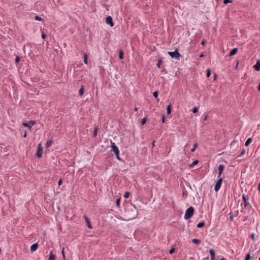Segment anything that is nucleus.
Returning <instances> with one entry per match:
<instances>
[{
    "mask_svg": "<svg viewBox=\"0 0 260 260\" xmlns=\"http://www.w3.org/2000/svg\"><path fill=\"white\" fill-rule=\"evenodd\" d=\"M222 182V178L221 177L218 178V179L217 181V182H216V184L214 186V190L216 192H217L219 190V189L221 187V185Z\"/></svg>",
    "mask_w": 260,
    "mask_h": 260,
    "instance_id": "3",
    "label": "nucleus"
},
{
    "mask_svg": "<svg viewBox=\"0 0 260 260\" xmlns=\"http://www.w3.org/2000/svg\"><path fill=\"white\" fill-rule=\"evenodd\" d=\"M205 225V223L204 222H200L197 224V227L198 228H201L203 227Z\"/></svg>",
    "mask_w": 260,
    "mask_h": 260,
    "instance_id": "22",
    "label": "nucleus"
},
{
    "mask_svg": "<svg viewBox=\"0 0 260 260\" xmlns=\"http://www.w3.org/2000/svg\"><path fill=\"white\" fill-rule=\"evenodd\" d=\"M146 118H143V119L141 121L142 124L144 125L146 123Z\"/></svg>",
    "mask_w": 260,
    "mask_h": 260,
    "instance_id": "35",
    "label": "nucleus"
},
{
    "mask_svg": "<svg viewBox=\"0 0 260 260\" xmlns=\"http://www.w3.org/2000/svg\"><path fill=\"white\" fill-rule=\"evenodd\" d=\"M123 51L122 50H120L119 51V58L120 59H122L123 58Z\"/></svg>",
    "mask_w": 260,
    "mask_h": 260,
    "instance_id": "23",
    "label": "nucleus"
},
{
    "mask_svg": "<svg viewBox=\"0 0 260 260\" xmlns=\"http://www.w3.org/2000/svg\"><path fill=\"white\" fill-rule=\"evenodd\" d=\"M55 258V255L53 253V252L52 251H50L48 260H54Z\"/></svg>",
    "mask_w": 260,
    "mask_h": 260,
    "instance_id": "15",
    "label": "nucleus"
},
{
    "mask_svg": "<svg viewBox=\"0 0 260 260\" xmlns=\"http://www.w3.org/2000/svg\"><path fill=\"white\" fill-rule=\"evenodd\" d=\"M171 112V105H169L167 108V113L168 114H170Z\"/></svg>",
    "mask_w": 260,
    "mask_h": 260,
    "instance_id": "20",
    "label": "nucleus"
},
{
    "mask_svg": "<svg viewBox=\"0 0 260 260\" xmlns=\"http://www.w3.org/2000/svg\"><path fill=\"white\" fill-rule=\"evenodd\" d=\"M120 199L119 198L117 199L116 200V204L117 206H119V205H120Z\"/></svg>",
    "mask_w": 260,
    "mask_h": 260,
    "instance_id": "31",
    "label": "nucleus"
},
{
    "mask_svg": "<svg viewBox=\"0 0 260 260\" xmlns=\"http://www.w3.org/2000/svg\"><path fill=\"white\" fill-rule=\"evenodd\" d=\"M232 1H230V0H224L223 1V4L226 5V4H228V3H232Z\"/></svg>",
    "mask_w": 260,
    "mask_h": 260,
    "instance_id": "30",
    "label": "nucleus"
},
{
    "mask_svg": "<svg viewBox=\"0 0 260 260\" xmlns=\"http://www.w3.org/2000/svg\"><path fill=\"white\" fill-rule=\"evenodd\" d=\"M162 122H164V121H165V116L164 115L162 117Z\"/></svg>",
    "mask_w": 260,
    "mask_h": 260,
    "instance_id": "47",
    "label": "nucleus"
},
{
    "mask_svg": "<svg viewBox=\"0 0 260 260\" xmlns=\"http://www.w3.org/2000/svg\"><path fill=\"white\" fill-rule=\"evenodd\" d=\"M251 238L252 240H254L255 239V236H254V235L253 234H252L251 235Z\"/></svg>",
    "mask_w": 260,
    "mask_h": 260,
    "instance_id": "41",
    "label": "nucleus"
},
{
    "mask_svg": "<svg viewBox=\"0 0 260 260\" xmlns=\"http://www.w3.org/2000/svg\"><path fill=\"white\" fill-rule=\"evenodd\" d=\"M84 90V87L83 86H82L79 91V94L80 95L82 96L83 94Z\"/></svg>",
    "mask_w": 260,
    "mask_h": 260,
    "instance_id": "18",
    "label": "nucleus"
},
{
    "mask_svg": "<svg viewBox=\"0 0 260 260\" xmlns=\"http://www.w3.org/2000/svg\"><path fill=\"white\" fill-rule=\"evenodd\" d=\"M116 155V157H117V159L120 160V158L119 157V153H118V155Z\"/></svg>",
    "mask_w": 260,
    "mask_h": 260,
    "instance_id": "43",
    "label": "nucleus"
},
{
    "mask_svg": "<svg viewBox=\"0 0 260 260\" xmlns=\"http://www.w3.org/2000/svg\"><path fill=\"white\" fill-rule=\"evenodd\" d=\"M259 260H260V257L259 258Z\"/></svg>",
    "mask_w": 260,
    "mask_h": 260,
    "instance_id": "51",
    "label": "nucleus"
},
{
    "mask_svg": "<svg viewBox=\"0 0 260 260\" xmlns=\"http://www.w3.org/2000/svg\"><path fill=\"white\" fill-rule=\"evenodd\" d=\"M207 115H205L204 120H206L207 119Z\"/></svg>",
    "mask_w": 260,
    "mask_h": 260,
    "instance_id": "45",
    "label": "nucleus"
},
{
    "mask_svg": "<svg viewBox=\"0 0 260 260\" xmlns=\"http://www.w3.org/2000/svg\"><path fill=\"white\" fill-rule=\"evenodd\" d=\"M258 190L260 191V183H259L258 185Z\"/></svg>",
    "mask_w": 260,
    "mask_h": 260,
    "instance_id": "48",
    "label": "nucleus"
},
{
    "mask_svg": "<svg viewBox=\"0 0 260 260\" xmlns=\"http://www.w3.org/2000/svg\"><path fill=\"white\" fill-rule=\"evenodd\" d=\"M251 141H252V138H248L245 142V146H246V147L248 146L251 143Z\"/></svg>",
    "mask_w": 260,
    "mask_h": 260,
    "instance_id": "17",
    "label": "nucleus"
},
{
    "mask_svg": "<svg viewBox=\"0 0 260 260\" xmlns=\"http://www.w3.org/2000/svg\"><path fill=\"white\" fill-rule=\"evenodd\" d=\"M26 137V132L25 131L23 136L24 138H25Z\"/></svg>",
    "mask_w": 260,
    "mask_h": 260,
    "instance_id": "46",
    "label": "nucleus"
},
{
    "mask_svg": "<svg viewBox=\"0 0 260 260\" xmlns=\"http://www.w3.org/2000/svg\"><path fill=\"white\" fill-rule=\"evenodd\" d=\"M197 146H198V145L197 143H195L194 144L193 147L190 150L191 152H193L195 151L196 148H197Z\"/></svg>",
    "mask_w": 260,
    "mask_h": 260,
    "instance_id": "25",
    "label": "nucleus"
},
{
    "mask_svg": "<svg viewBox=\"0 0 260 260\" xmlns=\"http://www.w3.org/2000/svg\"><path fill=\"white\" fill-rule=\"evenodd\" d=\"M192 242L193 243L195 244H199L200 243V240H199V239H192Z\"/></svg>",
    "mask_w": 260,
    "mask_h": 260,
    "instance_id": "19",
    "label": "nucleus"
},
{
    "mask_svg": "<svg viewBox=\"0 0 260 260\" xmlns=\"http://www.w3.org/2000/svg\"><path fill=\"white\" fill-rule=\"evenodd\" d=\"M38 247V243H34L33 244L31 247H30V250L33 252L37 250V249Z\"/></svg>",
    "mask_w": 260,
    "mask_h": 260,
    "instance_id": "12",
    "label": "nucleus"
},
{
    "mask_svg": "<svg viewBox=\"0 0 260 260\" xmlns=\"http://www.w3.org/2000/svg\"><path fill=\"white\" fill-rule=\"evenodd\" d=\"M198 163V160L194 161L192 162V164H191V167H193L194 166L196 165Z\"/></svg>",
    "mask_w": 260,
    "mask_h": 260,
    "instance_id": "33",
    "label": "nucleus"
},
{
    "mask_svg": "<svg viewBox=\"0 0 260 260\" xmlns=\"http://www.w3.org/2000/svg\"><path fill=\"white\" fill-rule=\"evenodd\" d=\"M112 151H113L116 155H118L119 151L118 148L115 145L114 143H112Z\"/></svg>",
    "mask_w": 260,
    "mask_h": 260,
    "instance_id": "6",
    "label": "nucleus"
},
{
    "mask_svg": "<svg viewBox=\"0 0 260 260\" xmlns=\"http://www.w3.org/2000/svg\"><path fill=\"white\" fill-rule=\"evenodd\" d=\"M35 20H37V21H41L42 20V18H41V17L39 16H36Z\"/></svg>",
    "mask_w": 260,
    "mask_h": 260,
    "instance_id": "29",
    "label": "nucleus"
},
{
    "mask_svg": "<svg viewBox=\"0 0 260 260\" xmlns=\"http://www.w3.org/2000/svg\"><path fill=\"white\" fill-rule=\"evenodd\" d=\"M52 143L53 141L52 140L47 141L45 145L46 147L47 148H49L52 145Z\"/></svg>",
    "mask_w": 260,
    "mask_h": 260,
    "instance_id": "16",
    "label": "nucleus"
},
{
    "mask_svg": "<svg viewBox=\"0 0 260 260\" xmlns=\"http://www.w3.org/2000/svg\"><path fill=\"white\" fill-rule=\"evenodd\" d=\"M83 217L85 219L86 222V223H87V227L90 229H91L92 228V225L89 221V220L88 219V218L86 216V215H84L83 216Z\"/></svg>",
    "mask_w": 260,
    "mask_h": 260,
    "instance_id": "10",
    "label": "nucleus"
},
{
    "mask_svg": "<svg viewBox=\"0 0 260 260\" xmlns=\"http://www.w3.org/2000/svg\"><path fill=\"white\" fill-rule=\"evenodd\" d=\"M223 170H224V166L222 165H220L218 168V178L221 177V175L222 174V173L223 171Z\"/></svg>",
    "mask_w": 260,
    "mask_h": 260,
    "instance_id": "9",
    "label": "nucleus"
},
{
    "mask_svg": "<svg viewBox=\"0 0 260 260\" xmlns=\"http://www.w3.org/2000/svg\"><path fill=\"white\" fill-rule=\"evenodd\" d=\"M153 96L155 98H157L158 97V92L155 91L153 92Z\"/></svg>",
    "mask_w": 260,
    "mask_h": 260,
    "instance_id": "32",
    "label": "nucleus"
},
{
    "mask_svg": "<svg viewBox=\"0 0 260 260\" xmlns=\"http://www.w3.org/2000/svg\"><path fill=\"white\" fill-rule=\"evenodd\" d=\"M97 132H98V128H95V129H94V134H93L94 137H95L96 136Z\"/></svg>",
    "mask_w": 260,
    "mask_h": 260,
    "instance_id": "37",
    "label": "nucleus"
},
{
    "mask_svg": "<svg viewBox=\"0 0 260 260\" xmlns=\"http://www.w3.org/2000/svg\"><path fill=\"white\" fill-rule=\"evenodd\" d=\"M198 109L197 107H194L192 109V112L196 113L198 112Z\"/></svg>",
    "mask_w": 260,
    "mask_h": 260,
    "instance_id": "34",
    "label": "nucleus"
},
{
    "mask_svg": "<svg viewBox=\"0 0 260 260\" xmlns=\"http://www.w3.org/2000/svg\"><path fill=\"white\" fill-rule=\"evenodd\" d=\"M254 69L258 71L260 70V60H257L256 64L254 66Z\"/></svg>",
    "mask_w": 260,
    "mask_h": 260,
    "instance_id": "11",
    "label": "nucleus"
},
{
    "mask_svg": "<svg viewBox=\"0 0 260 260\" xmlns=\"http://www.w3.org/2000/svg\"><path fill=\"white\" fill-rule=\"evenodd\" d=\"M63 250H64V248L62 250V254L63 257L64 259L65 258V255H64V254Z\"/></svg>",
    "mask_w": 260,
    "mask_h": 260,
    "instance_id": "42",
    "label": "nucleus"
},
{
    "mask_svg": "<svg viewBox=\"0 0 260 260\" xmlns=\"http://www.w3.org/2000/svg\"><path fill=\"white\" fill-rule=\"evenodd\" d=\"M168 54L172 58H176V59H179L180 56V53L178 52V51L177 50H176L174 52H170L169 51L168 52Z\"/></svg>",
    "mask_w": 260,
    "mask_h": 260,
    "instance_id": "2",
    "label": "nucleus"
},
{
    "mask_svg": "<svg viewBox=\"0 0 260 260\" xmlns=\"http://www.w3.org/2000/svg\"><path fill=\"white\" fill-rule=\"evenodd\" d=\"M43 148L42 147L41 143H40L38 146V149L36 153V155L38 157H41L42 155Z\"/></svg>",
    "mask_w": 260,
    "mask_h": 260,
    "instance_id": "4",
    "label": "nucleus"
},
{
    "mask_svg": "<svg viewBox=\"0 0 260 260\" xmlns=\"http://www.w3.org/2000/svg\"><path fill=\"white\" fill-rule=\"evenodd\" d=\"M62 183V180L61 179H59V180L58 181V185L59 186H60Z\"/></svg>",
    "mask_w": 260,
    "mask_h": 260,
    "instance_id": "40",
    "label": "nucleus"
},
{
    "mask_svg": "<svg viewBox=\"0 0 260 260\" xmlns=\"http://www.w3.org/2000/svg\"><path fill=\"white\" fill-rule=\"evenodd\" d=\"M106 22L107 24L110 25V26H113L114 23L113 22L112 18L111 16H108L106 18Z\"/></svg>",
    "mask_w": 260,
    "mask_h": 260,
    "instance_id": "8",
    "label": "nucleus"
},
{
    "mask_svg": "<svg viewBox=\"0 0 260 260\" xmlns=\"http://www.w3.org/2000/svg\"><path fill=\"white\" fill-rule=\"evenodd\" d=\"M194 212V210L192 207H189L185 211L184 219L187 220L193 216Z\"/></svg>",
    "mask_w": 260,
    "mask_h": 260,
    "instance_id": "1",
    "label": "nucleus"
},
{
    "mask_svg": "<svg viewBox=\"0 0 260 260\" xmlns=\"http://www.w3.org/2000/svg\"><path fill=\"white\" fill-rule=\"evenodd\" d=\"M205 42L204 41H202L201 42V44H202V45H204L205 44Z\"/></svg>",
    "mask_w": 260,
    "mask_h": 260,
    "instance_id": "44",
    "label": "nucleus"
},
{
    "mask_svg": "<svg viewBox=\"0 0 260 260\" xmlns=\"http://www.w3.org/2000/svg\"><path fill=\"white\" fill-rule=\"evenodd\" d=\"M203 54H202V55H200V57H203Z\"/></svg>",
    "mask_w": 260,
    "mask_h": 260,
    "instance_id": "50",
    "label": "nucleus"
},
{
    "mask_svg": "<svg viewBox=\"0 0 260 260\" xmlns=\"http://www.w3.org/2000/svg\"><path fill=\"white\" fill-rule=\"evenodd\" d=\"M19 60H20V58L18 56H17L16 57V59H15V61L17 62V63H18L19 61Z\"/></svg>",
    "mask_w": 260,
    "mask_h": 260,
    "instance_id": "38",
    "label": "nucleus"
},
{
    "mask_svg": "<svg viewBox=\"0 0 260 260\" xmlns=\"http://www.w3.org/2000/svg\"><path fill=\"white\" fill-rule=\"evenodd\" d=\"M238 49L237 48H234L230 52V56L234 55L238 51Z\"/></svg>",
    "mask_w": 260,
    "mask_h": 260,
    "instance_id": "14",
    "label": "nucleus"
},
{
    "mask_svg": "<svg viewBox=\"0 0 260 260\" xmlns=\"http://www.w3.org/2000/svg\"><path fill=\"white\" fill-rule=\"evenodd\" d=\"M258 90L260 91V83L258 85Z\"/></svg>",
    "mask_w": 260,
    "mask_h": 260,
    "instance_id": "49",
    "label": "nucleus"
},
{
    "mask_svg": "<svg viewBox=\"0 0 260 260\" xmlns=\"http://www.w3.org/2000/svg\"><path fill=\"white\" fill-rule=\"evenodd\" d=\"M175 250V248L174 247H172V248H171L170 249L169 252H170V254H172V253H173L174 252Z\"/></svg>",
    "mask_w": 260,
    "mask_h": 260,
    "instance_id": "28",
    "label": "nucleus"
},
{
    "mask_svg": "<svg viewBox=\"0 0 260 260\" xmlns=\"http://www.w3.org/2000/svg\"><path fill=\"white\" fill-rule=\"evenodd\" d=\"M87 58H88L87 55L86 53H84V62L86 64L88 63Z\"/></svg>",
    "mask_w": 260,
    "mask_h": 260,
    "instance_id": "21",
    "label": "nucleus"
},
{
    "mask_svg": "<svg viewBox=\"0 0 260 260\" xmlns=\"http://www.w3.org/2000/svg\"><path fill=\"white\" fill-rule=\"evenodd\" d=\"M250 258H251L250 253H248L246 254L245 260H250Z\"/></svg>",
    "mask_w": 260,
    "mask_h": 260,
    "instance_id": "24",
    "label": "nucleus"
},
{
    "mask_svg": "<svg viewBox=\"0 0 260 260\" xmlns=\"http://www.w3.org/2000/svg\"><path fill=\"white\" fill-rule=\"evenodd\" d=\"M209 252L211 255V259L214 260L215 258V253L214 250L212 249H210L209 250Z\"/></svg>",
    "mask_w": 260,
    "mask_h": 260,
    "instance_id": "13",
    "label": "nucleus"
},
{
    "mask_svg": "<svg viewBox=\"0 0 260 260\" xmlns=\"http://www.w3.org/2000/svg\"><path fill=\"white\" fill-rule=\"evenodd\" d=\"M41 37L43 39H45V37H46V35L44 33H42V35H41Z\"/></svg>",
    "mask_w": 260,
    "mask_h": 260,
    "instance_id": "39",
    "label": "nucleus"
},
{
    "mask_svg": "<svg viewBox=\"0 0 260 260\" xmlns=\"http://www.w3.org/2000/svg\"><path fill=\"white\" fill-rule=\"evenodd\" d=\"M35 122L32 120L29 121V122L27 123H24L23 125L26 127L28 128L29 129H30L31 127L35 125Z\"/></svg>",
    "mask_w": 260,
    "mask_h": 260,
    "instance_id": "7",
    "label": "nucleus"
},
{
    "mask_svg": "<svg viewBox=\"0 0 260 260\" xmlns=\"http://www.w3.org/2000/svg\"><path fill=\"white\" fill-rule=\"evenodd\" d=\"M245 153V150L244 149L242 150L240 154L239 155V156H242L244 155Z\"/></svg>",
    "mask_w": 260,
    "mask_h": 260,
    "instance_id": "36",
    "label": "nucleus"
},
{
    "mask_svg": "<svg viewBox=\"0 0 260 260\" xmlns=\"http://www.w3.org/2000/svg\"><path fill=\"white\" fill-rule=\"evenodd\" d=\"M129 192L126 191V192H125L124 193V197L125 198H128V197H129Z\"/></svg>",
    "mask_w": 260,
    "mask_h": 260,
    "instance_id": "27",
    "label": "nucleus"
},
{
    "mask_svg": "<svg viewBox=\"0 0 260 260\" xmlns=\"http://www.w3.org/2000/svg\"><path fill=\"white\" fill-rule=\"evenodd\" d=\"M211 73H210V70L209 69H208L207 70V77H209L210 76Z\"/></svg>",
    "mask_w": 260,
    "mask_h": 260,
    "instance_id": "26",
    "label": "nucleus"
},
{
    "mask_svg": "<svg viewBox=\"0 0 260 260\" xmlns=\"http://www.w3.org/2000/svg\"><path fill=\"white\" fill-rule=\"evenodd\" d=\"M242 199L244 202V206L245 207H247L249 205V203L248 202V197L247 195L245 194H242Z\"/></svg>",
    "mask_w": 260,
    "mask_h": 260,
    "instance_id": "5",
    "label": "nucleus"
}]
</instances>
